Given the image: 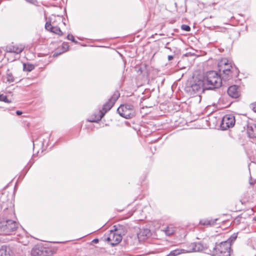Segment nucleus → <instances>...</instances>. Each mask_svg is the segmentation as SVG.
I'll return each mask as SVG.
<instances>
[{
  "instance_id": "1",
  "label": "nucleus",
  "mask_w": 256,
  "mask_h": 256,
  "mask_svg": "<svg viewBox=\"0 0 256 256\" xmlns=\"http://www.w3.org/2000/svg\"><path fill=\"white\" fill-rule=\"evenodd\" d=\"M14 214L12 209L4 211L2 218H0V233L2 234L10 235L14 234L18 224L14 220H10Z\"/></svg>"
},
{
  "instance_id": "2",
  "label": "nucleus",
  "mask_w": 256,
  "mask_h": 256,
  "mask_svg": "<svg viewBox=\"0 0 256 256\" xmlns=\"http://www.w3.org/2000/svg\"><path fill=\"white\" fill-rule=\"evenodd\" d=\"M218 70L224 80H230L236 77L239 71L236 67L232 66L227 59H222L218 63Z\"/></svg>"
},
{
  "instance_id": "3",
  "label": "nucleus",
  "mask_w": 256,
  "mask_h": 256,
  "mask_svg": "<svg viewBox=\"0 0 256 256\" xmlns=\"http://www.w3.org/2000/svg\"><path fill=\"white\" fill-rule=\"evenodd\" d=\"M202 80L204 82V88L206 90L219 88L222 84L221 76L215 71H210L206 73Z\"/></svg>"
},
{
  "instance_id": "4",
  "label": "nucleus",
  "mask_w": 256,
  "mask_h": 256,
  "mask_svg": "<svg viewBox=\"0 0 256 256\" xmlns=\"http://www.w3.org/2000/svg\"><path fill=\"white\" fill-rule=\"evenodd\" d=\"M119 96L120 94L118 92H115L109 99L108 101L104 104L102 110H99L98 114L92 116L89 121L91 122H98L100 120L105 114L112 107Z\"/></svg>"
},
{
  "instance_id": "5",
  "label": "nucleus",
  "mask_w": 256,
  "mask_h": 256,
  "mask_svg": "<svg viewBox=\"0 0 256 256\" xmlns=\"http://www.w3.org/2000/svg\"><path fill=\"white\" fill-rule=\"evenodd\" d=\"M204 82L202 79L196 78L186 85V90L190 96L199 94L206 90L204 88Z\"/></svg>"
},
{
  "instance_id": "6",
  "label": "nucleus",
  "mask_w": 256,
  "mask_h": 256,
  "mask_svg": "<svg viewBox=\"0 0 256 256\" xmlns=\"http://www.w3.org/2000/svg\"><path fill=\"white\" fill-rule=\"evenodd\" d=\"M114 230H110L108 236L104 235L105 240L107 241L112 246H114L118 244L122 240V232H120L122 226H114Z\"/></svg>"
},
{
  "instance_id": "7",
  "label": "nucleus",
  "mask_w": 256,
  "mask_h": 256,
  "mask_svg": "<svg viewBox=\"0 0 256 256\" xmlns=\"http://www.w3.org/2000/svg\"><path fill=\"white\" fill-rule=\"evenodd\" d=\"M231 251L229 242H222L216 243L212 252L213 256H230Z\"/></svg>"
},
{
  "instance_id": "8",
  "label": "nucleus",
  "mask_w": 256,
  "mask_h": 256,
  "mask_svg": "<svg viewBox=\"0 0 256 256\" xmlns=\"http://www.w3.org/2000/svg\"><path fill=\"white\" fill-rule=\"evenodd\" d=\"M119 114L126 119L131 118L135 116L134 106L130 104H122L117 109Z\"/></svg>"
},
{
  "instance_id": "9",
  "label": "nucleus",
  "mask_w": 256,
  "mask_h": 256,
  "mask_svg": "<svg viewBox=\"0 0 256 256\" xmlns=\"http://www.w3.org/2000/svg\"><path fill=\"white\" fill-rule=\"evenodd\" d=\"M235 118L232 114H226L224 116L221 122V127L224 130L233 127L235 124Z\"/></svg>"
},
{
  "instance_id": "10",
  "label": "nucleus",
  "mask_w": 256,
  "mask_h": 256,
  "mask_svg": "<svg viewBox=\"0 0 256 256\" xmlns=\"http://www.w3.org/2000/svg\"><path fill=\"white\" fill-rule=\"evenodd\" d=\"M24 48V46L21 44H14V43H12L6 46V51L8 53H14L18 54L22 52Z\"/></svg>"
},
{
  "instance_id": "11",
  "label": "nucleus",
  "mask_w": 256,
  "mask_h": 256,
  "mask_svg": "<svg viewBox=\"0 0 256 256\" xmlns=\"http://www.w3.org/2000/svg\"><path fill=\"white\" fill-rule=\"evenodd\" d=\"M206 248V246H204L201 242H193L191 243L188 247V250H184V253L192 252H200Z\"/></svg>"
},
{
  "instance_id": "12",
  "label": "nucleus",
  "mask_w": 256,
  "mask_h": 256,
  "mask_svg": "<svg viewBox=\"0 0 256 256\" xmlns=\"http://www.w3.org/2000/svg\"><path fill=\"white\" fill-rule=\"evenodd\" d=\"M31 254L32 256H47L48 252L44 248L36 246L32 250Z\"/></svg>"
},
{
  "instance_id": "13",
  "label": "nucleus",
  "mask_w": 256,
  "mask_h": 256,
  "mask_svg": "<svg viewBox=\"0 0 256 256\" xmlns=\"http://www.w3.org/2000/svg\"><path fill=\"white\" fill-rule=\"evenodd\" d=\"M228 94L232 98H238L240 96V90L238 86L233 85L230 86L228 90Z\"/></svg>"
},
{
  "instance_id": "14",
  "label": "nucleus",
  "mask_w": 256,
  "mask_h": 256,
  "mask_svg": "<svg viewBox=\"0 0 256 256\" xmlns=\"http://www.w3.org/2000/svg\"><path fill=\"white\" fill-rule=\"evenodd\" d=\"M247 133L251 138H256V124H250L247 126Z\"/></svg>"
},
{
  "instance_id": "15",
  "label": "nucleus",
  "mask_w": 256,
  "mask_h": 256,
  "mask_svg": "<svg viewBox=\"0 0 256 256\" xmlns=\"http://www.w3.org/2000/svg\"><path fill=\"white\" fill-rule=\"evenodd\" d=\"M217 218L214 220H208V219H204L200 221V224L204 226H212L214 225L217 220Z\"/></svg>"
},
{
  "instance_id": "16",
  "label": "nucleus",
  "mask_w": 256,
  "mask_h": 256,
  "mask_svg": "<svg viewBox=\"0 0 256 256\" xmlns=\"http://www.w3.org/2000/svg\"><path fill=\"white\" fill-rule=\"evenodd\" d=\"M9 248L8 250L6 247L2 246L0 249V256H10Z\"/></svg>"
},
{
  "instance_id": "17",
  "label": "nucleus",
  "mask_w": 256,
  "mask_h": 256,
  "mask_svg": "<svg viewBox=\"0 0 256 256\" xmlns=\"http://www.w3.org/2000/svg\"><path fill=\"white\" fill-rule=\"evenodd\" d=\"M164 231L167 236H170L174 234L175 230L172 227L168 226L164 230Z\"/></svg>"
},
{
  "instance_id": "18",
  "label": "nucleus",
  "mask_w": 256,
  "mask_h": 256,
  "mask_svg": "<svg viewBox=\"0 0 256 256\" xmlns=\"http://www.w3.org/2000/svg\"><path fill=\"white\" fill-rule=\"evenodd\" d=\"M34 66L32 64H24L23 65V69H24V71L30 72L32 70H34Z\"/></svg>"
},
{
  "instance_id": "19",
  "label": "nucleus",
  "mask_w": 256,
  "mask_h": 256,
  "mask_svg": "<svg viewBox=\"0 0 256 256\" xmlns=\"http://www.w3.org/2000/svg\"><path fill=\"white\" fill-rule=\"evenodd\" d=\"M150 234V232L148 229H145L144 230L140 231L138 234V236H144L145 237H148Z\"/></svg>"
},
{
  "instance_id": "20",
  "label": "nucleus",
  "mask_w": 256,
  "mask_h": 256,
  "mask_svg": "<svg viewBox=\"0 0 256 256\" xmlns=\"http://www.w3.org/2000/svg\"><path fill=\"white\" fill-rule=\"evenodd\" d=\"M50 32H52L59 36H62L63 34L60 28L58 26H53L52 30Z\"/></svg>"
},
{
  "instance_id": "21",
  "label": "nucleus",
  "mask_w": 256,
  "mask_h": 256,
  "mask_svg": "<svg viewBox=\"0 0 256 256\" xmlns=\"http://www.w3.org/2000/svg\"><path fill=\"white\" fill-rule=\"evenodd\" d=\"M237 238L236 235L235 234H232L228 240L224 241V242H228L231 248L232 244L236 240Z\"/></svg>"
},
{
  "instance_id": "22",
  "label": "nucleus",
  "mask_w": 256,
  "mask_h": 256,
  "mask_svg": "<svg viewBox=\"0 0 256 256\" xmlns=\"http://www.w3.org/2000/svg\"><path fill=\"white\" fill-rule=\"evenodd\" d=\"M6 79L7 81L9 82H14V78L12 73H8L6 74Z\"/></svg>"
},
{
  "instance_id": "23",
  "label": "nucleus",
  "mask_w": 256,
  "mask_h": 256,
  "mask_svg": "<svg viewBox=\"0 0 256 256\" xmlns=\"http://www.w3.org/2000/svg\"><path fill=\"white\" fill-rule=\"evenodd\" d=\"M0 101L4 102L6 103L11 102V101L8 100L7 96L4 94L0 95Z\"/></svg>"
},
{
  "instance_id": "24",
  "label": "nucleus",
  "mask_w": 256,
  "mask_h": 256,
  "mask_svg": "<svg viewBox=\"0 0 256 256\" xmlns=\"http://www.w3.org/2000/svg\"><path fill=\"white\" fill-rule=\"evenodd\" d=\"M45 28L46 30L51 32L52 30L53 26H52L50 22H46L45 24Z\"/></svg>"
},
{
  "instance_id": "25",
  "label": "nucleus",
  "mask_w": 256,
  "mask_h": 256,
  "mask_svg": "<svg viewBox=\"0 0 256 256\" xmlns=\"http://www.w3.org/2000/svg\"><path fill=\"white\" fill-rule=\"evenodd\" d=\"M181 28L182 30L186 31V32H190V28L188 25H186V24L182 25Z\"/></svg>"
},
{
  "instance_id": "26",
  "label": "nucleus",
  "mask_w": 256,
  "mask_h": 256,
  "mask_svg": "<svg viewBox=\"0 0 256 256\" xmlns=\"http://www.w3.org/2000/svg\"><path fill=\"white\" fill-rule=\"evenodd\" d=\"M67 38L68 40H70L75 43H78V42L75 40L74 36L72 34H69L67 36Z\"/></svg>"
},
{
  "instance_id": "27",
  "label": "nucleus",
  "mask_w": 256,
  "mask_h": 256,
  "mask_svg": "<svg viewBox=\"0 0 256 256\" xmlns=\"http://www.w3.org/2000/svg\"><path fill=\"white\" fill-rule=\"evenodd\" d=\"M252 108L253 110L255 112H256V102L252 104Z\"/></svg>"
},
{
  "instance_id": "28",
  "label": "nucleus",
  "mask_w": 256,
  "mask_h": 256,
  "mask_svg": "<svg viewBox=\"0 0 256 256\" xmlns=\"http://www.w3.org/2000/svg\"><path fill=\"white\" fill-rule=\"evenodd\" d=\"M98 242H99V240L98 238H94L92 240V242L94 243V244H97Z\"/></svg>"
},
{
  "instance_id": "29",
  "label": "nucleus",
  "mask_w": 256,
  "mask_h": 256,
  "mask_svg": "<svg viewBox=\"0 0 256 256\" xmlns=\"http://www.w3.org/2000/svg\"><path fill=\"white\" fill-rule=\"evenodd\" d=\"M16 114L17 115L20 116V115L22 114V112H21L20 110H17L16 112Z\"/></svg>"
},
{
  "instance_id": "30",
  "label": "nucleus",
  "mask_w": 256,
  "mask_h": 256,
  "mask_svg": "<svg viewBox=\"0 0 256 256\" xmlns=\"http://www.w3.org/2000/svg\"><path fill=\"white\" fill-rule=\"evenodd\" d=\"M174 58V57L172 56H168V60H172V59Z\"/></svg>"
},
{
  "instance_id": "31",
  "label": "nucleus",
  "mask_w": 256,
  "mask_h": 256,
  "mask_svg": "<svg viewBox=\"0 0 256 256\" xmlns=\"http://www.w3.org/2000/svg\"><path fill=\"white\" fill-rule=\"evenodd\" d=\"M63 48H68V46L67 44H63Z\"/></svg>"
},
{
  "instance_id": "32",
  "label": "nucleus",
  "mask_w": 256,
  "mask_h": 256,
  "mask_svg": "<svg viewBox=\"0 0 256 256\" xmlns=\"http://www.w3.org/2000/svg\"><path fill=\"white\" fill-rule=\"evenodd\" d=\"M28 2H31L32 0H26Z\"/></svg>"
},
{
  "instance_id": "33",
  "label": "nucleus",
  "mask_w": 256,
  "mask_h": 256,
  "mask_svg": "<svg viewBox=\"0 0 256 256\" xmlns=\"http://www.w3.org/2000/svg\"><path fill=\"white\" fill-rule=\"evenodd\" d=\"M254 219H255V220H256V217L254 218Z\"/></svg>"
}]
</instances>
